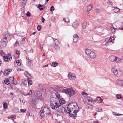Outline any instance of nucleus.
Here are the masks:
<instances>
[{
	"instance_id": "f257e3e1",
	"label": "nucleus",
	"mask_w": 123,
	"mask_h": 123,
	"mask_svg": "<svg viewBox=\"0 0 123 123\" xmlns=\"http://www.w3.org/2000/svg\"><path fill=\"white\" fill-rule=\"evenodd\" d=\"M79 107L75 102L70 103L68 104L67 107L65 108L66 111L69 114L70 117L75 119L77 115V113L79 111Z\"/></svg>"
},
{
	"instance_id": "f03ea898",
	"label": "nucleus",
	"mask_w": 123,
	"mask_h": 123,
	"mask_svg": "<svg viewBox=\"0 0 123 123\" xmlns=\"http://www.w3.org/2000/svg\"><path fill=\"white\" fill-rule=\"evenodd\" d=\"M51 113L50 109L48 107H44L43 110H41L40 112L41 117L43 118L49 116L51 114Z\"/></svg>"
},
{
	"instance_id": "7ed1b4c3",
	"label": "nucleus",
	"mask_w": 123,
	"mask_h": 123,
	"mask_svg": "<svg viewBox=\"0 0 123 123\" xmlns=\"http://www.w3.org/2000/svg\"><path fill=\"white\" fill-rule=\"evenodd\" d=\"M61 92L66 93L69 96L73 95L76 94V92L72 88H69L66 89H63L61 90Z\"/></svg>"
},
{
	"instance_id": "20e7f679",
	"label": "nucleus",
	"mask_w": 123,
	"mask_h": 123,
	"mask_svg": "<svg viewBox=\"0 0 123 123\" xmlns=\"http://www.w3.org/2000/svg\"><path fill=\"white\" fill-rule=\"evenodd\" d=\"M52 108L53 109H55L58 112L60 113H62L65 110L64 107L57 103H55V105Z\"/></svg>"
},
{
	"instance_id": "39448f33",
	"label": "nucleus",
	"mask_w": 123,
	"mask_h": 123,
	"mask_svg": "<svg viewBox=\"0 0 123 123\" xmlns=\"http://www.w3.org/2000/svg\"><path fill=\"white\" fill-rule=\"evenodd\" d=\"M86 54L92 59H94L96 56V54L90 49H87L85 50Z\"/></svg>"
},
{
	"instance_id": "423d86ee",
	"label": "nucleus",
	"mask_w": 123,
	"mask_h": 123,
	"mask_svg": "<svg viewBox=\"0 0 123 123\" xmlns=\"http://www.w3.org/2000/svg\"><path fill=\"white\" fill-rule=\"evenodd\" d=\"M60 88L59 87H55V88H52L51 91V92L52 94L55 93L56 95V97L58 99H59L60 98V94L58 92H61V90H60Z\"/></svg>"
},
{
	"instance_id": "0eeeda50",
	"label": "nucleus",
	"mask_w": 123,
	"mask_h": 123,
	"mask_svg": "<svg viewBox=\"0 0 123 123\" xmlns=\"http://www.w3.org/2000/svg\"><path fill=\"white\" fill-rule=\"evenodd\" d=\"M55 98L53 97H52L50 99V106L51 108H52L53 107L55 106V103H57L56 101H55Z\"/></svg>"
},
{
	"instance_id": "6e6552de",
	"label": "nucleus",
	"mask_w": 123,
	"mask_h": 123,
	"mask_svg": "<svg viewBox=\"0 0 123 123\" xmlns=\"http://www.w3.org/2000/svg\"><path fill=\"white\" fill-rule=\"evenodd\" d=\"M9 37V34L7 32H6L5 33V34L2 38V39L8 41Z\"/></svg>"
},
{
	"instance_id": "1a4fd4ad",
	"label": "nucleus",
	"mask_w": 123,
	"mask_h": 123,
	"mask_svg": "<svg viewBox=\"0 0 123 123\" xmlns=\"http://www.w3.org/2000/svg\"><path fill=\"white\" fill-rule=\"evenodd\" d=\"M68 78L70 80H75V75L74 74L69 73L68 76Z\"/></svg>"
},
{
	"instance_id": "9d476101",
	"label": "nucleus",
	"mask_w": 123,
	"mask_h": 123,
	"mask_svg": "<svg viewBox=\"0 0 123 123\" xmlns=\"http://www.w3.org/2000/svg\"><path fill=\"white\" fill-rule=\"evenodd\" d=\"M8 54L9 55L8 56H3V58L5 61L8 62L10 61L11 60L12 57H11V54Z\"/></svg>"
},
{
	"instance_id": "9b49d317",
	"label": "nucleus",
	"mask_w": 123,
	"mask_h": 123,
	"mask_svg": "<svg viewBox=\"0 0 123 123\" xmlns=\"http://www.w3.org/2000/svg\"><path fill=\"white\" fill-rule=\"evenodd\" d=\"M86 100H87V102L89 104H91V103H92L94 101H95L94 99L90 97H88Z\"/></svg>"
},
{
	"instance_id": "f8f14e48",
	"label": "nucleus",
	"mask_w": 123,
	"mask_h": 123,
	"mask_svg": "<svg viewBox=\"0 0 123 123\" xmlns=\"http://www.w3.org/2000/svg\"><path fill=\"white\" fill-rule=\"evenodd\" d=\"M10 82L13 85H16L17 84V82L16 81H14V78L13 77H11L9 79Z\"/></svg>"
},
{
	"instance_id": "ddd939ff",
	"label": "nucleus",
	"mask_w": 123,
	"mask_h": 123,
	"mask_svg": "<svg viewBox=\"0 0 123 123\" xmlns=\"http://www.w3.org/2000/svg\"><path fill=\"white\" fill-rule=\"evenodd\" d=\"M74 38L73 42L74 43H76L78 40L79 39V38L76 34H75L74 35Z\"/></svg>"
},
{
	"instance_id": "4468645a",
	"label": "nucleus",
	"mask_w": 123,
	"mask_h": 123,
	"mask_svg": "<svg viewBox=\"0 0 123 123\" xmlns=\"http://www.w3.org/2000/svg\"><path fill=\"white\" fill-rule=\"evenodd\" d=\"M59 44V42L58 40L56 39H55L53 41V46L55 48Z\"/></svg>"
},
{
	"instance_id": "2eb2a0df",
	"label": "nucleus",
	"mask_w": 123,
	"mask_h": 123,
	"mask_svg": "<svg viewBox=\"0 0 123 123\" xmlns=\"http://www.w3.org/2000/svg\"><path fill=\"white\" fill-rule=\"evenodd\" d=\"M112 72L115 75L117 76H119V74H118L117 70L115 68H112L111 69Z\"/></svg>"
},
{
	"instance_id": "dca6fc26",
	"label": "nucleus",
	"mask_w": 123,
	"mask_h": 123,
	"mask_svg": "<svg viewBox=\"0 0 123 123\" xmlns=\"http://www.w3.org/2000/svg\"><path fill=\"white\" fill-rule=\"evenodd\" d=\"M12 70V69H6L5 71L3 73L4 75L5 76L7 75L9 72L11 71Z\"/></svg>"
},
{
	"instance_id": "f3484780",
	"label": "nucleus",
	"mask_w": 123,
	"mask_h": 123,
	"mask_svg": "<svg viewBox=\"0 0 123 123\" xmlns=\"http://www.w3.org/2000/svg\"><path fill=\"white\" fill-rule=\"evenodd\" d=\"M114 37H112V38H108L106 39L105 40V41H108L109 42H112V43H113V41H114Z\"/></svg>"
},
{
	"instance_id": "a211bd4d",
	"label": "nucleus",
	"mask_w": 123,
	"mask_h": 123,
	"mask_svg": "<svg viewBox=\"0 0 123 123\" xmlns=\"http://www.w3.org/2000/svg\"><path fill=\"white\" fill-rule=\"evenodd\" d=\"M110 60L112 62L116 61L117 60V57L115 56H111L110 58Z\"/></svg>"
},
{
	"instance_id": "6ab92c4d",
	"label": "nucleus",
	"mask_w": 123,
	"mask_h": 123,
	"mask_svg": "<svg viewBox=\"0 0 123 123\" xmlns=\"http://www.w3.org/2000/svg\"><path fill=\"white\" fill-rule=\"evenodd\" d=\"M78 22H74L72 24V26L74 28H77L78 26Z\"/></svg>"
},
{
	"instance_id": "aec40b11",
	"label": "nucleus",
	"mask_w": 123,
	"mask_h": 123,
	"mask_svg": "<svg viewBox=\"0 0 123 123\" xmlns=\"http://www.w3.org/2000/svg\"><path fill=\"white\" fill-rule=\"evenodd\" d=\"M117 82L118 84L119 85L123 86V81L120 80H117Z\"/></svg>"
},
{
	"instance_id": "412c9836",
	"label": "nucleus",
	"mask_w": 123,
	"mask_h": 123,
	"mask_svg": "<svg viewBox=\"0 0 123 123\" xmlns=\"http://www.w3.org/2000/svg\"><path fill=\"white\" fill-rule=\"evenodd\" d=\"M8 41L2 39V44L4 46H5L7 44Z\"/></svg>"
},
{
	"instance_id": "4be33fe9",
	"label": "nucleus",
	"mask_w": 123,
	"mask_h": 123,
	"mask_svg": "<svg viewBox=\"0 0 123 123\" xmlns=\"http://www.w3.org/2000/svg\"><path fill=\"white\" fill-rule=\"evenodd\" d=\"M59 102L60 104L62 105L65 103V101L63 98H62L59 100Z\"/></svg>"
},
{
	"instance_id": "5701e85b",
	"label": "nucleus",
	"mask_w": 123,
	"mask_h": 123,
	"mask_svg": "<svg viewBox=\"0 0 123 123\" xmlns=\"http://www.w3.org/2000/svg\"><path fill=\"white\" fill-rule=\"evenodd\" d=\"M87 11H91L92 8V5H89L87 7Z\"/></svg>"
},
{
	"instance_id": "b1692460",
	"label": "nucleus",
	"mask_w": 123,
	"mask_h": 123,
	"mask_svg": "<svg viewBox=\"0 0 123 123\" xmlns=\"http://www.w3.org/2000/svg\"><path fill=\"white\" fill-rule=\"evenodd\" d=\"M51 66L53 67H55L58 65V64L57 62H53L51 63Z\"/></svg>"
},
{
	"instance_id": "393cba45",
	"label": "nucleus",
	"mask_w": 123,
	"mask_h": 123,
	"mask_svg": "<svg viewBox=\"0 0 123 123\" xmlns=\"http://www.w3.org/2000/svg\"><path fill=\"white\" fill-rule=\"evenodd\" d=\"M27 80L28 85H30L32 84V80H30V79L28 78V79H27Z\"/></svg>"
},
{
	"instance_id": "a878e982",
	"label": "nucleus",
	"mask_w": 123,
	"mask_h": 123,
	"mask_svg": "<svg viewBox=\"0 0 123 123\" xmlns=\"http://www.w3.org/2000/svg\"><path fill=\"white\" fill-rule=\"evenodd\" d=\"M4 81L5 84H6L8 85L10 84V81L8 79L6 78L4 80Z\"/></svg>"
},
{
	"instance_id": "bb28decb",
	"label": "nucleus",
	"mask_w": 123,
	"mask_h": 123,
	"mask_svg": "<svg viewBox=\"0 0 123 123\" xmlns=\"http://www.w3.org/2000/svg\"><path fill=\"white\" fill-rule=\"evenodd\" d=\"M3 108L5 109H6L7 108V104L5 102H3Z\"/></svg>"
},
{
	"instance_id": "cd10ccee",
	"label": "nucleus",
	"mask_w": 123,
	"mask_h": 123,
	"mask_svg": "<svg viewBox=\"0 0 123 123\" xmlns=\"http://www.w3.org/2000/svg\"><path fill=\"white\" fill-rule=\"evenodd\" d=\"M82 27L83 29H85L86 28L87 24L86 22V21L84 22L82 24Z\"/></svg>"
},
{
	"instance_id": "c85d7f7f",
	"label": "nucleus",
	"mask_w": 123,
	"mask_h": 123,
	"mask_svg": "<svg viewBox=\"0 0 123 123\" xmlns=\"http://www.w3.org/2000/svg\"><path fill=\"white\" fill-rule=\"evenodd\" d=\"M32 90H30L29 92V93H25L24 94V95L25 96H26L27 95L30 96L32 93Z\"/></svg>"
},
{
	"instance_id": "c756f323",
	"label": "nucleus",
	"mask_w": 123,
	"mask_h": 123,
	"mask_svg": "<svg viewBox=\"0 0 123 123\" xmlns=\"http://www.w3.org/2000/svg\"><path fill=\"white\" fill-rule=\"evenodd\" d=\"M120 9L117 7H115L113 9V11L115 12H117L119 11Z\"/></svg>"
},
{
	"instance_id": "7c9ffc66",
	"label": "nucleus",
	"mask_w": 123,
	"mask_h": 123,
	"mask_svg": "<svg viewBox=\"0 0 123 123\" xmlns=\"http://www.w3.org/2000/svg\"><path fill=\"white\" fill-rule=\"evenodd\" d=\"M15 118V117L14 116H13L12 115H11V116H9L8 117V119H11L13 121H14V120Z\"/></svg>"
},
{
	"instance_id": "2f4dec72",
	"label": "nucleus",
	"mask_w": 123,
	"mask_h": 123,
	"mask_svg": "<svg viewBox=\"0 0 123 123\" xmlns=\"http://www.w3.org/2000/svg\"><path fill=\"white\" fill-rule=\"evenodd\" d=\"M116 97L117 99H120L121 98L122 96L121 94H117Z\"/></svg>"
},
{
	"instance_id": "473e14b6",
	"label": "nucleus",
	"mask_w": 123,
	"mask_h": 123,
	"mask_svg": "<svg viewBox=\"0 0 123 123\" xmlns=\"http://www.w3.org/2000/svg\"><path fill=\"white\" fill-rule=\"evenodd\" d=\"M96 111L99 112H102V109L100 108H96Z\"/></svg>"
},
{
	"instance_id": "72a5a7b5",
	"label": "nucleus",
	"mask_w": 123,
	"mask_h": 123,
	"mask_svg": "<svg viewBox=\"0 0 123 123\" xmlns=\"http://www.w3.org/2000/svg\"><path fill=\"white\" fill-rule=\"evenodd\" d=\"M32 104L34 105H35L37 104V102L36 101V100L35 99H33L32 100Z\"/></svg>"
},
{
	"instance_id": "f704fd0d",
	"label": "nucleus",
	"mask_w": 123,
	"mask_h": 123,
	"mask_svg": "<svg viewBox=\"0 0 123 123\" xmlns=\"http://www.w3.org/2000/svg\"><path fill=\"white\" fill-rule=\"evenodd\" d=\"M43 6L41 4H39L38 6V8H39L40 10L41 11L43 10V8H40L41 7H42Z\"/></svg>"
},
{
	"instance_id": "c9c22d12",
	"label": "nucleus",
	"mask_w": 123,
	"mask_h": 123,
	"mask_svg": "<svg viewBox=\"0 0 123 123\" xmlns=\"http://www.w3.org/2000/svg\"><path fill=\"white\" fill-rule=\"evenodd\" d=\"M26 84H27V81L26 80H25L22 82L21 85L23 86H26Z\"/></svg>"
},
{
	"instance_id": "e433bc0d",
	"label": "nucleus",
	"mask_w": 123,
	"mask_h": 123,
	"mask_svg": "<svg viewBox=\"0 0 123 123\" xmlns=\"http://www.w3.org/2000/svg\"><path fill=\"white\" fill-rule=\"evenodd\" d=\"M97 100L100 103H102V100L100 97H98L97 98Z\"/></svg>"
},
{
	"instance_id": "4c0bfd02",
	"label": "nucleus",
	"mask_w": 123,
	"mask_h": 123,
	"mask_svg": "<svg viewBox=\"0 0 123 123\" xmlns=\"http://www.w3.org/2000/svg\"><path fill=\"white\" fill-rule=\"evenodd\" d=\"M117 60H116V62H119L121 61V59L120 58H118L117 57Z\"/></svg>"
},
{
	"instance_id": "58836bf2",
	"label": "nucleus",
	"mask_w": 123,
	"mask_h": 123,
	"mask_svg": "<svg viewBox=\"0 0 123 123\" xmlns=\"http://www.w3.org/2000/svg\"><path fill=\"white\" fill-rule=\"evenodd\" d=\"M37 29L39 31H40L41 29V26L40 25H38L37 27Z\"/></svg>"
},
{
	"instance_id": "ea45409f",
	"label": "nucleus",
	"mask_w": 123,
	"mask_h": 123,
	"mask_svg": "<svg viewBox=\"0 0 123 123\" xmlns=\"http://www.w3.org/2000/svg\"><path fill=\"white\" fill-rule=\"evenodd\" d=\"M54 10V7L52 6L50 8V10L51 12H53Z\"/></svg>"
},
{
	"instance_id": "a19ab883",
	"label": "nucleus",
	"mask_w": 123,
	"mask_h": 123,
	"mask_svg": "<svg viewBox=\"0 0 123 123\" xmlns=\"http://www.w3.org/2000/svg\"><path fill=\"white\" fill-rule=\"evenodd\" d=\"M16 63L17 65L18 66H20L21 65L20 62L18 60H17Z\"/></svg>"
},
{
	"instance_id": "79ce46f5",
	"label": "nucleus",
	"mask_w": 123,
	"mask_h": 123,
	"mask_svg": "<svg viewBox=\"0 0 123 123\" xmlns=\"http://www.w3.org/2000/svg\"><path fill=\"white\" fill-rule=\"evenodd\" d=\"M63 20L65 22H69V20L68 18H64Z\"/></svg>"
},
{
	"instance_id": "37998d69",
	"label": "nucleus",
	"mask_w": 123,
	"mask_h": 123,
	"mask_svg": "<svg viewBox=\"0 0 123 123\" xmlns=\"http://www.w3.org/2000/svg\"><path fill=\"white\" fill-rule=\"evenodd\" d=\"M111 31H112L113 32H115L116 31V30L115 29V28H111Z\"/></svg>"
},
{
	"instance_id": "c03bdc74",
	"label": "nucleus",
	"mask_w": 123,
	"mask_h": 123,
	"mask_svg": "<svg viewBox=\"0 0 123 123\" xmlns=\"http://www.w3.org/2000/svg\"><path fill=\"white\" fill-rule=\"evenodd\" d=\"M29 73L27 71H25V75L27 77H28V74Z\"/></svg>"
},
{
	"instance_id": "a18cd8bd",
	"label": "nucleus",
	"mask_w": 123,
	"mask_h": 123,
	"mask_svg": "<svg viewBox=\"0 0 123 123\" xmlns=\"http://www.w3.org/2000/svg\"><path fill=\"white\" fill-rule=\"evenodd\" d=\"M107 3L109 4L110 5H112L113 4L112 3L111 1L109 0L108 1Z\"/></svg>"
},
{
	"instance_id": "49530a36",
	"label": "nucleus",
	"mask_w": 123,
	"mask_h": 123,
	"mask_svg": "<svg viewBox=\"0 0 123 123\" xmlns=\"http://www.w3.org/2000/svg\"><path fill=\"white\" fill-rule=\"evenodd\" d=\"M87 1L88 0H82V2L84 4H86L87 3Z\"/></svg>"
},
{
	"instance_id": "de8ad7c7",
	"label": "nucleus",
	"mask_w": 123,
	"mask_h": 123,
	"mask_svg": "<svg viewBox=\"0 0 123 123\" xmlns=\"http://www.w3.org/2000/svg\"><path fill=\"white\" fill-rule=\"evenodd\" d=\"M81 94L83 95H88V94L87 93H86L84 92H82Z\"/></svg>"
},
{
	"instance_id": "09e8293b",
	"label": "nucleus",
	"mask_w": 123,
	"mask_h": 123,
	"mask_svg": "<svg viewBox=\"0 0 123 123\" xmlns=\"http://www.w3.org/2000/svg\"><path fill=\"white\" fill-rule=\"evenodd\" d=\"M26 111V109H21L20 110V111L21 112H25Z\"/></svg>"
},
{
	"instance_id": "8fccbe9b",
	"label": "nucleus",
	"mask_w": 123,
	"mask_h": 123,
	"mask_svg": "<svg viewBox=\"0 0 123 123\" xmlns=\"http://www.w3.org/2000/svg\"><path fill=\"white\" fill-rule=\"evenodd\" d=\"M21 3L22 5H23V6H25V4L26 3V2H22L21 1Z\"/></svg>"
},
{
	"instance_id": "3c124183",
	"label": "nucleus",
	"mask_w": 123,
	"mask_h": 123,
	"mask_svg": "<svg viewBox=\"0 0 123 123\" xmlns=\"http://www.w3.org/2000/svg\"><path fill=\"white\" fill-rule=\"evenodd\" d=\"M26 15L28 17L30 16L31 15L30 12H28L26 13Z\"/></svg>"
},
{
	"instance_id": "603ef678",
	"label": "nucleus",
	"mask_w": 123,
	"mask_h": 123,
	"mask_svg": "<svg viewBox=\"0 0 123 123\" xmlns=\"http://www.w3.org/2000/svg\"><path fill=\"white\" fill-rule=\"evenodd\" d=\"M20 53V51L19 50H16V54L17 55L19 54Z\"/></svg>"
},
{
	"instance_id": "864d4df0",
	"label": "nucleus",
	"mask_w": 123,
	"mask_h": 123,
	"mask_svg": "<svg viewBox=\"0 0 123 123\" xmlns=\"http://www.w3.org/2000/svg\"><path fill=\"white\" fill-rule=\"evenodd\" d=\"M32 60H31L28 61L29 64L28 65L29 66H30L31 65V61Z\"/></svg>"
},
{
	"instance_id": "5fc2aeb1",
	"label": "nucleus",
	"mask_w": 123,
	"mask_h": 123,
	"mask_svg": "<svg viewBox=\"0 0 123 123\" xmlns=\"http://www.w3.org/2000/svg\"><path fill=\"white\" fill-rule=\"evenodd\" d=\"M42 23H44V21L45 20V19L43 17L42 18Z\"/></svg>"
},
{
	"instance_id": "6e6d98bb",
	"label": "nucleus",
	"mask_w": 123,
	"mask_h": 123,
	"mask_svg": "<svg viewBox=\"0 0 123 123\" xmlns=\"http://www.w3.org/2000/svg\"><path fill=\"white\" fill-rule=\"evenodd\" d=\"M96 11L97 13H99V10L98 9H96Z\"/></svg>"
},
{
	"instance_id": "4d7b16f0",
	"label": "nucleus",
	"mask_w": 123,
	"mask_h": 123,
	"mask_svg": "<svg viewBox=\"0 0 123 123\" xmlns=\"http://www.w3.org/2000/svg\"><path fill=\"white\" fill-rule=\"evenodd\" d=\"M18 41H16L15 43L14 44V45L15 46H17V45H16V44H18Z\"/></svg>"
},
{
	"instance_id": "13d9d810",
	"label": "nucleus",
	"mask_w": 123,
	"mask_h": 123,
	"mask_svg": "<svg viewBox=\"0 0 123 123\" xmlns=\"http://www.w3.org/2000/svg\"><path fill=\"white\" fill-rule=\"evenodd\" d=\"M123 115L121 114H119V113H117L116 116H119L122 115Z\"/></svg>"
},
{
	"instance_id": "bf43d9fd",
	"label": "nucleus",
	"mask_w": 123,
	"mask_h": 123,
	"mask_svg": "<svg viewBox=\"0 0 123 123\" xmlns=\"http://www.w3.org/2000/svg\"><path fill=\"white\" fill-rule=\"evenodd\" d=\"M21 1L25 2H26L27 1V0H20Z\"/></svg>"
},
{
	"instance_id": "052dcab7",
	"label": "nucleus",
	"mask_w": 123,
	"mask_h": 123,
	"mask_svg": "<svg viewBox=\"0 0 123 123\" xmlns=\"http://www.w3.org/2000/svg\"><path fill=\"white\" fill-rule=\"evenodd\" d=\"M26 39V37H24V38L22 39V41L23 42L25 41V40Z\"/></svg>"
},
{
	"instance_id": "680f3d73",
	"label": "nucleus",
	"mask_w": 123,
	"mask_h": 123,
	"mask_svg": "<svg viewBox=\"0 0 123 123\" xmlns=\"http://www.w3.org/2000/svg\"><path fill=\"white\" fill-rule=\"evenodd\" d=\"M113 114L114 115L116 116L117 113L114 112H113Z\"/></svg>"
},
{
	"instance_id": "e2e57ef3",
	"label": "nucleus",
	"mask_w": 123,
	"mask_h": 123,
	"mask_svg": "<svg viewBox=\"0 0 123 123\" xmlns=\"http://www.w3.org/2000/svg\"><path fill=\"white\" fill-rule=\"evenodd\" d=\"M21 69L19 68H18L17 69V71H21Z\"/></svg>"
},
{
	"instance_id": "0e129e2a",
	"label": "nucleus",
	"mask_w": 123,
	"mask_h": 123,
	"mask_svg": "<svg viewBox=\"0 0 123 123\" xmlns=\"http://www.w3.org/2000/svg\"><path fill=\"white\" fill-rule=\"evenodd\" d=\"M26 59L29 61L31 60L28 57H26Z\"/></svg>"
},
{
	"instance_id": "69168bd1",
	"label": "nucleus",
	"mask_w": 123,
	"mask_h": 123,
	"mask_svg": "<svg viewBox=\"0 0 123 123\" xmlns=\"http://www.w3.org/2000/svg\"><path fill=\"white\" fill-rule=\"evenodd\" d=\"M30 52H32V53H33L34 52L33 50L32 49H31L30 50Z\"/></svg>"
},
{
	"instance_id": "338daca9",
	"label": "nucleus",
	"mask_w": 123,
	"mask_h": 123,
	"mask_svg": "<svg viewBox=\"0 0 123 123\" xmlns=\"http://www.w3.org/2000/svg\"><path fill=\"white\" fill-rule=\"evenodd\" d=\"M28 76H30L31 77H31V74H29V73H28Z\"/></svg>"
},
{
	"instance_id": "774afa93",
	"label": "nucleus",
	"mask_w": 123,
	"mask_h": 123,
	"mask_svg": "<svg viewBox=\"0 0 123 123\" xmlns=\"http://www.w3.org/2000/svg\"><path fill=\"white\" fill-rule=\"evenodd\" d=\"M48 66V65H46L44 66H43V67H47Z\"/></svg>"
}]
</instances>
